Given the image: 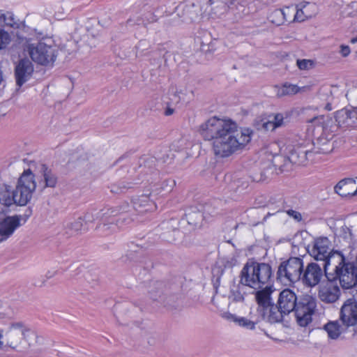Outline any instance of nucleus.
<instances>
[{
	"label": "nucleus",
	"instance_id": "6e6d98bb",
	"mask_svg": "<svg viewBox=\"0 0 357 357\" xmlns=\"http://www.w3.org/2000/svg\"><path fill=\"white\" fill-rule=\"evenodd\" d=\"M351 196L357 195V189L353 193H351Z\"/></svg>",
	"mask_w": 357,
	"mask_h": 357
},
{
	"label": "nucleus",
	"instance_id": "6ab92c4d",
	"mask_svg": "<svg viewBox=\"0 0 357 357\" xmlns=\"http://www.w3.org/2000/svg\"><path fill=\"white\" fill-rule=\"evenodd\" d=\"M24 328L21 323L13 324L6 333L7 344L15 349L24 336Z\"/></svg>",
	"mask_w": 357,
	"mask_h": 357
},
{
	"label": "nucleus",
	"instance_id": "9d476101",
	"mask_svg": "<svg viewBox=\"0 0 357 357\" xmlns=\"http://www.w3.org/2000/svg\"><path fill=\"white\" fill-rule=\"evenodd\" d=\"M314 151L312 148L311 141L310 139H302L301 142H297L289 150V155L288 158L281 156V167H282L287 162H291L295 164H303L306 160H312V155Z\"/></svg>",
	"mask_w": 357,
	"mask_h": 357
},
{
	"label": "nucleus",
	"instance_id": "5fc2aeb1",
	"mask_svg": "<svg viewBox=\"0 0 357 357\" xmlns=\"http://www.w3.org/2000/svg\"><path fill=\"white\" fill-rule=\"evenodd\" d=\"M351 43H357V36L356 38H354L351 40Z\"/></svg>",
	"mask_w": 357,
	"mask_h": 357
},
{
	"label": "nucleus",
	"instance_id": "4468645a",
	"mask_svg": "<svg viewBox=\"0 0 357 357\" xmlns=\"http://www.w3.org/2000/svg\"><path fill=\"white\" fill-rule=\"evenodd\" d=\"M321 266V264L311 262L306 266L305 269L303 268L301 280L305 285L312 287L320 282L324 273V269Z\"/></svg>",
	"mask_w": 357,
	"mask_h": 357
},
{
	"label": "nucleus",
	"instance_id": "ddd939ff",
	"mask_svg": "<svg viewBox=\"0 0 357 357\" xmlns=\"http://www.w3.org/2000/svg\"><path fill=\"white\" fill-rule=\"evenodd\" d=\"M150 298L165 305H170L176 298L172 294L167 285L161 281H156L151 285L149 291Z\"/></svg>",
	"mask_w": 357,
	"mask_h": 357
},
{
	"label": "nucleus",
	"instance_id": "b1692460",
	"mask_svg": "<svg viewBox=\"0 0 357 357\" xmlns=\"http://www.w3.org/2000/svg\"><path fill=\"white\" fill-rule=\"evenodd\" d=\"M132 208L139 214H141L154 210L155 205L150 200L149 195H142L133 200Z\"/></svg>",
	"mask_w": 357,
	"mask_h": 357
},
{
	"label": "nucleus",
	"instance_id": "1a4fd4ad",
	"mask_svg": "<svg viewBox=\"0 0 357 357\" xmlns=\"http://www.w3.org/2000/svg\"><path fill=\"white\" fill-rule=\"evenodd\" d=\"M316 307V298L307 294L301 296L294 311L298 324L305 327L311 323L312 316L314 313Z\"/></svg>",
	"mask_w": 357,
	"mask_h": 357
},
{
	"label": "nucleus",
	"instance_id": "2f4dec72",
	"mask_svg": "<svg viewBox=\"0 0 357 357\" xmlns=\"http://www.w3.org/2000/svg\"><path fill=\"white\" fill-rule=\"evenodd\" d=\"M324 328L331 339H337L341 334L340 326L337 321L328 322L324 326Z\"/></svg>",
	"mask_w": 357,
	"mask_h": 357
},
{
	"label": "nucleus",
	"instance_id": "bb28decb",
	"mask_svg": "<svg viewBox=\"0 0 357 357\" xmlns=\"http://www.w3.org/2000/svg\"><path fill=\"white\" fill-rule=\"evenodd\" d=\"M139 182H128L127 181H120L111 185L110 191L114 194H121L126 192L129 189L133 188Z\"/></svg>",
	"mask_w": 357,
	"mask_h": 357
},
{
	"label": "nucleus",
	"instance_id": "72a5a7b5",
	"mask_svg": "<svg viewBox=\"0 0 357 357\" xmlns=\"http://www.w3.org/2000/svg\"><path fill=\"white\" fill-rule=\"evenodd\" d=\"M229 298L235 303L244 301V294L241 292L240 285L231 290Z\"/></svg>",
	"mask_w": 357,
	"mask_h": 357
},
{
	"label": "nucleus",
	"instance_id": "7c9ffc66",
	"mask_svg": "<svg viewBox=\"0 0 357 357\" xmlns=\"http://www.w3.org/2000/svg\"><path fill=\"white\" fill-rule=\"evenodd\" d=\"M83 222V218L82 217H79L74 221L68 222L66 225L67 234L69 236L77 234L78 232L80 231L82 229Z\"/></svg>",
	"mask_w": 357,
	"mask_h": 357
},
{
	"label": "nucleus",
	"instance_id": "c756f323",
	"mask_svg": "<svg viewBox=\"0 0 357 357\" xmlns=\"http://www.w3.org/2000/svg\"><path fill=\"white\" fill-rule=\"evenodd\" d=\"M189 225L195 227H200L204 220V215L199 211H190L185 214Z\"/></svg>",
	"mask_w": 357,
	"mask_h": 357
},
{
	"label": "nucleus",
	"instance_id": "cd10ccee",
	"mask_svg": "<svg viewBox=\"0 0 357 357\" xmlns=\"http://www.w3.org/2000/svg\"><path fill=\"white\" fill-rule=\"evenodd\" d=\"M355 181L353 178H344L340 181L334 188L335 192L341 197H346L350 195L348 184H354Z\"/></svg>",
	"mask_w": 357,
	"mask_h": 357
},
{
	"label": "nucleus",
	"instance_id": "f257e3e1",
	"mask_svg": "<svg viewBox=\"0 0 357 357\" xmlns=\"http://www.w3.org/2000/svg\"><path fill=\"white\" fill-rule=\"evenodd\" d=\"M200 135L205 140H213L214 154L221 158L228 157L242 149L251 140L252 131L238 128L231 119L213 116L199 127Z\"/></svg>",
	"mask_w": 357,
	"mask_h": 357
},
{
	"label": "nucleus",
	"instance_id": "5701e85b",
	"mask_svg": "<svg viewBox=\"0 0 357 357\" xmlns=\"http://www.w3.org/2000/svg\"><path fill=\"white\" fill-rule=\"evenodd\" d=\"M40 172L43 178L38 182V188L43 190L46 188H54L57 183V177L45 165H41Z\"/></svg>",
	"mask_w": 357,
	"mask_h": 357
},
{
	"label": "nucleus",
	"instance_id": "3c124183",
	"mask_svg": "<svg viewBox=\"0 0 357 357\" xmlns=\"http://www.w3.org/2000/svg\"><path fill=\"white\" fill-rule=\"evenodd\" d=\"M326 110L327 111H331L332 110V106H331V102L330 101H328V102L325 105L324 107Z\"/></svg>",
	"mask_w": 357,
	"mask_h": 357
},
{
	"label": "nucleus",
	"instance_id": "c9c22d12",
	"mask_svg": "<svg viewBox=\"0 0 357 357\" xmlns=\"http://www.w3.org/2000/svg\"><path fill=\"white\" fill-rule=\"evenodd\" d=\"M6 15L5 20L2 22V26H6L14 29L18 28L19 24L14 20L13 15L11 13H7Z\"/></svg>",
	"mask_w": 357,
	"mask_h": 357
},
{
	"label": "nucleus",
	"instance_id": "4be33fe9",
	"mask_svg": "<svg viewBox=\"0 0 357 357\" xmlns=\"http://www.w3.org/2000/svg\"><path fill=\"white\" fill-rule=\"evenodd\" d=\"M331 282L334 283L333 286H328L322 287L319 291V296L320 299L326 303H331L335 302L340 295V289L339 281H330Z\"/></svg>",
	"mask_w": 357,
	"mask_h": 357
},
{
	"label": "nucleus",
	"instance_id": "dca6fc26",
	"mask_svg": "<svg viewBox=\"0 0 357 357\" xmlns=\"http://www.w3.org/2000/svg\"><path fill=\"white\" fill-rule=\"evenodd\" d=\"M21 215H8L0 220V242L10 238L15 231L20 227L21 224Z\"/></svg>",
	"mask_w": 357,
	"mask_h": 357
},
{
	"label": "nucleus",
	"instance_id": "f03ea898",
	"mask_svg": "<svg viewBox=\"0 0 357 357\" xmlns=\"http://www.w3.org/2000/svg\"><path fill=\"white\" fill-rule=\"evenodd\" d=\"M307 252L316 261L321 262L324 274L328 281H339L340 284H351L357 272L353 262L346 259L339 251L331 249V241L327 237H320L308 245Z\"/></svg>",
	"mask_w": 357,
	"mask_h": 357
},
{
	"label": "nucleus",
	"instance_id": "864d4df0",
	"mask_svg": "<svg viewBox=\"0 0 357 357\" xmlns=\"http://www.w3.org/2000/svg\"><path fill=\"white\" fill-rule=\"evenodd\" d=\"M172 113H173V109H168L165 112L166 115H171Z\"/></svg>",
	"mask_w": 357,
	"mask_h": 357
},
{
	"label": "nucleus",
	"instance_id": "20e7f679",
	"mask_svg": "<svg viewBox=\"0 0 357 357\" xmlns=\"http://www.w3.org/2000/svg\"><path fill=\"white\" fill-rule=\"evenodd\" d=\"M272 276V268L268 264L248 261L240 273L239 282L253 289H259L271 285Z\"/></svg>",
	"mask_w": 357,
	"mask_h": 357
},
{
	"label": "nucleus",
	"instance_id": "8fccbe9b",
	"mask_svg": "<svg viewBox=\"0 0 357 357\" xmlns=\"http://www.w3.org/2000/svg\"><path fill=\"white\" fill-rule=\"evenodd\" d=\"M6 14L3 13L1 10H0V27H2V22L5 20Z\"/></svg>",
	"mask_w": 357,
	"mask_h": 357
},
{
	"label": "nucleus",
	"instance_id": "f8f14e48",
	"mask_svg": "<svg viewBox=\"0 0 357 357\" xmlns=\"http://www.w3.org/2000/svg\"><path fill=\"white\" fill-rule=\"evenodd\" d=\"M34 68L32 62L26 58L20 59L15 66L14 76L17 86L20 88L31 79Z\"/></svg>",
	"mask_w": 357,
	"mask_h": 357
},
{
	"label": "nucleus",
	"instance_id": "c03bdc74",
	"mask_svg": "<svg viewBox=\"0 0 357 357\" xmlns=\"http://www.w3.org/2000/svg\"><path fill=\"white\" fill-rule=\"evenodd\" d=\"M169 92H172L173 96L177 99L176 102H178L181 98H183V97L181 96V95H184L183 91L182 90H177L174 86L171 87Z\"/></svg>",
	"mask_w": 357,
	"mask_h": 357
},
{
	"label": "nucleus",
	"instance_id": "79ce46f5",
	"mask_svg": "<svg viewBox=\"0 0 357 357\" xmlns=\"http://www.w3.org/2000/svg\"><path fill=\"white\" fill-rule=\"evenodd\" d=\"M283 120H284V117L282 114H275L274 116L273 121H271L273 124V127H275V128H278V127L282 126Z\"/></svg>",
	"mask_w": 357,
	"mask_h": 357
},
{
	"label": "nucleus",
	"instance_id": "2eb2a0df",
	"mask_svg": "<svg viewBox=\"0 0 357 357\" xmlns=\"http://www.w3.org/2000/svg\"><path fill=\"white\" fill-rule=\"evenodd\" d=\"M333 125L338 128H357V107L343 108L335 113Z\"/></svg>",
	"mask_w": 357,
	"mask_h": 357
},
{
	"label": "nucleus",
	"instance_id": "6e6552de",
	"mask_svg": "<svg viewBox=\"0 0 357 357\" xmlns=\"http://www.w3.org/2000/svg\"><path fill=\"white\" fill-rule=\"evenodd\" d=\"M27 50L32 61L45 66H52L58 54L56 47L43 42L29 44Z\"/></svg>",
	"mask_w": 357,
	"mask_h": 357
},
{
	"label": "nucleus",
	"instance_id": "49530a36",
	"mask_svg": "<svg viewBox=\"0 0 357 357\" xmlns=\"http://www.w3.org/2000/svg\"><path fill=\"white\" fill-rule=\"evenodd\" d=\"M340 52L342 56L347 57L351 52L350 47L348 45H340Z\"/></svg>",
	"mask_w": 357,
	"mask_h": 357
},
{
	"label": "nucleus",
	"instance_id": "412c9836",
	"mask_svg": "<svg viewBox=\"0 0 357 357\" xmlns=\"http://www.w3.org/2000/svg\"><path fill=\"white\" fill-rule=\"evenodd\" d=\"M111 210H116L117 213L114 215V220L116 225L117 229L125 225H129L135 220V218L130 217L128 214L131 212V207L128 204L121 206L109 207Z\"/></svg>",
	"mask_w": 357,
	"mask_h": 357
},
{
	"label": "nucleus",
	"instance_id": "473e14b6",
	"mask_svg": "<svg viewBox=\"0 0 357 357\" xmlns=\"http://www.w3.org/2000/svg\"><path fill=\"white\" fill-rule=\"evenodd\" d=\"M284 15L281 9H275L269 15V21L276 26H280L284 22Z\"/></svg>",
	"mask_w": 357,
	"mask_h": 357
},
{
	"label": "nucleus",
	"instance_id": "0eeeda50",
	"mask_svg": "<svg viewBox=\"0 0 357 357\" xmlns=\"http://www.w3.org/2000/svg\"><path fill=\"white\" fill-rule=\"evenodd\" d=\"M303 261L300 257H290L278 266L277 280L286 284L301 280L303 268Z\"/></svg>",
	"mask_w": 357,
	"mask_h": 357
},
{
	"label": "nucleus",
	"instance_id": "37998d69",
	"mask_svg": "<svg viewBox=\"0 0 357 357\" xmlns=\"http://www.w3.org/2000/svg\"><path fill=\"white\" fill-rule=\"evenodd\" d=\"M287 214L294 218L297 222H301L302 220V215L298 211L289 209L286 211Z\"/></svg>",
	"mask_w": 357,
	"mask_h": 357
},
{
	"label": "nucleus",
	"instance_id": "f704fd0d",
	"mask_svg": "<svg viewBox=\"0 0 357 357\" xmlns=\"http://www.w3.org/2000/svg\"><path fill=\"white\" fill-rule=\"evenodd\" d=\"M305 6L306 5H304L299 8L298 6H297L296 8H294L296 13L294 15L293 22H301L308 17V15L303 11V8H305Z\"/></svg>",
	"mask_w": 357,
	"mask_h": 357
},
{
	"label": "nucleus",
	"instance_id": "e433bc0d",
	"mask_svg": "<svg viewBox=\"0 0 357 357\" xmlns=\"http://www.w3.org/2000/svg\"><path fill=\"white\" fill-rule=\"evenodd\" d=\"M56 271H48L46 273V274L45 275V278L44 277H41V280H36L34 282L33 284L36 287H43V286L45 285L46 280L53 278L54 275H56Z\"/></svg>",
	"mask_w": 357,
	"mask_h": 357
},
{
	"label": "nucleus",
	"instance_id": "aec40b11",
	"mask_svg": "<svg viewBox=\"0 0 357 357\" xmlns=\"http://www.w3.org/2000/svg\"><path fill=\"white\" fill-rule=\"evenodd\" d=\"M221 317L229 321L234 322L236 325L247 330L255 329L256 325L259 321L257 318L255 320L244 317H240L229 312H225L221 314Z\"/></svg>",
	"mask_w": 357,
	"mask_h": 357
},
{
	"label": "nucleus",
	"instance_id": "09e8293b",
	"mask_svg": "<svg viewBox=\"0 0 357 357\" xmlns=\"http://www.w3.org/2000/svg\"><path fill=\"white\" fill-rule=\"evenodd\" d=\"M173 234H174V238L172 239H168L169 241H176L178 238H179L181 235V233L179 229H174L173 231Z\"/></svg>",
	"mask_w": 357,
	"mask_h": 357
},
{
	"label": "nucleus",
	"instance_id": "a211bd4d",
	"mask_svg": "<svg viewBox=\"0 0 357 357\" xmlns=\"http://www.w3.org/2000/svg\"><path fill=\"white\" fill-rule=\"evenodd\" d=\"M298 300V298L292 290L285 289L279 294L277 303L283 313L289 314L294 311Z\"/></svg>",
	"mask_w": 357,
	"mask_h": 357
},
{
	"label": "nucleus",
	"instance_id": "4d7b16f0",
	"mask_svg": "<svg viewBox=\"0 0 357 357\" xmlns=\"http://www.w3.org/2000/svg\"><path fill=\"white\" fill-rule=\"evenodd\" d=\"M345 229L348 230L349 234H351L350 229L348 227H346Z\"/></svg>",
	"mask_w": 357,
	"mask_h": 357
},
{
	"label": "nucleus",
	"instance_id": "39448f33",
	"mask_svg": "<svg viewBox=\"0 0 357 357\" xmlns=\"http://www.w3.org/2000/svg\"><path fill=\"white\" fill-rule=\"evenodd\" d=\"M315 127L317 132L321 131V135L316 142H311L312 148L314 154L328 153L332 150L330 140L333 133L337 131V126L333 125V120L328 116H314L307 121Z\"/></svg>",
	"mask_w": 357,
	"mask_h": 357
},
{
	"label": "nucleus",
	"instance_id": "423d86ee",
	"mask_svg": "<svg viewBox=\"0 0 357 357\" xmlns=\"http://www.w3.org/2000/svg\"><path fill=\"white\" fill-rule=\"evenodd\" d=\"M354 281L343 286L340 284L344 292H348L352 298H348L340 310V320L347 327L354 326L357 323V272L354 273Z\"/></svg>",
	"mask_w": 357,
	"mask_h": 357
},
{
	"label": "nucleus",
	"instance_id": "ea45409f",
	"mask_svg": "<svg viewBox=\"0 0 357 357\" xmlns=\"http://www.w3.org/2000/svg\"><path fill=\"white\" fill-rule=\"evenodd\" d=\"M174 185V181L173 180L165 179L162 181L160 188L161 189L160 192H170L172 190Z\"/></svg>",
	"mask_w": 357,
	"mask_h": 357
},
{
	"label": "nucleus",
	"instance_id": "a878e982",
	"mask_svg": "<svg viewBox=\"0 0 357 357\" xmlns=\"http://www.w3.org/2000/svg\"><path fill=\"white\" fill-rule=\"evenodd\" d=\"M155 166V159L153 157H142L139 159V174L148 175L153 173Z\"/></svg>",
	"mask_w": 357,
	"mask_h": 357
},
{
	"label": "nucleus",
	"instance_id": "7ed1b4c3",
	"mask_svg": "<svg viewBox=\"0 0 357 357\" xmlns=\"http://www.w3.org/2000/svg\"><path fill=\"white\" fill-rule=\"evenodd\" d=\"M33 174L30 169L24 170L18 178L15 190L6 184H0V204L6 206L13 204L25 206L31 200L36 188Z\"/></svg>",
	"mask_w": 357,
	"mask_h": 357
},
{
	"label": "nucleus",
	"instance_id": "58836bf2",
	"mask_svg": "<svg viewBox=\"0 0 357 357\" xmlns=\"http://www.w3.org/2000/svg\"><path fill=\"white\" fill-rule=\"evenodd\" d=\"M296 64L300 70H308L313 66V61L310 59H298Z\"/></svg>",
	"mask_w": 357,
	"mask_h": 357
},
{
	"label": "nucleus",
	"instance_id": "603ef678",
	"mask_svg": "<svg viewBox=\"0 0 357 357\" xmlns=\"http://www.w3.org/2000/svg\"><path fill=\"white\" fill-rule=\"evenodd\" d=\"M146 43V40H141V41H139L137 48H139L141 46L142 47L144 46Z\"/></svg>",
	"mask_w": 357,
	"mask_h": 357
},
{
	"label": "nucleus",
	"instance_id": "c85d7f7f",
	"mask_svg": "<svg viewBox=\"0 0 357 357\" xmlns=\"http://www.w3.org/2000/svg\"><path fill=\"white\" fill-rule=\"evenodd\" d=\"M299 91V87L296 84L289 83L284 84L280 87H277V96L283 97L297 93Z\"/></svg>",
	"mask_w": 357,
	"mask_h": 357
},
{
	"label": "nucleus",
	"instance_id": "a18cd8bd",
	"mask_svg": "<svg viewBox=\"0 0 357 357\" xmlns=\"http://www.w3.org/2000/svg\"><path fill=\"white\" fill-rule=\"evenodd\" d=\"M281 10H282V11H283V13L284 14V22L287 21L288 16L290 15L291 14H293L294 12L295 11V9H294V8H293V6H288V7H286Z\"/></svg>",
	"mask_w": 357,
	"mask_h": 357
},
{
	"label": "nucleus",
	"instance_id": "9b49d317",
	"mask_svg": "<svg viewBox=\"0 0 357 357\" xmlns=\"http://www.w3.org/2000/svg\"><path fill=\"white\" fill-rule=\"evenodd\" d=\"M116 210H111L109 207H104L98 212H96V218H100V223L96 229L101 236H107L118 229L114 220V215L117 213Z\"/></svg>",
	"mask_w": 357,
	"mask_h": 357
},
{
	"label": "nucleus",
	"instance_id": "a19ab883",
	"mask_svg": "<svg viewBox=\"0 0 357 357\" xmlns=\"http://www.w3.org/2000/svg\"><path fill=\"white\" fill-rule=\"evenodd\" d=\"M99 211L97 210H93L91 211H88L86 213V214L84 216L83 220L86 222H93L96 220H100V218H96V216L95 215L96 212H98Z\"/></svg>",
	"mask_w": 357,
	"mask_h": 357
},
{
	"label": "nucleus",
	"instance_id": "4c0bfd02",
	"mask_svg": "<svg viewBox=\"0 0 357 357\" xmlns=\"http://www.w3.org/2000/svg\"><path fill=\"white\" fill-rule=\"evenodd\" d=\"M10 40V35L0 27V50L4 48Z\"/></svg>",
	"mask_w": 357,
	"mask_h": 357
},
{
	"label": "nucleus",
	"instance_id": "de8ad7c7",
	"mask_svg": "<svg viewBox=\"0 0 357 357\" xmlns=\"http://www.w3.org/2000/svg\"><path fill=\"white\" fill-rule=\"evenodd\" d=\"M262 128L265 130H274L275 129V127H273V124L272 123L271 121H264L262 123V125H261Z\"/></svg>",
	"mask_w": 357,
	"mask_h": 357
},
{
	"label": "nucleus",
	"instance_id": "393cba45",
	"mask_svg": "<svg viewBox=\"0 0 357 357\" xmlns=\"http://www.w3.org/2000/svg\"><path fill=\"white\" fill-rule=\"evenodd\" d=\"M284 315H287V314L283 313L282 310L278 307V303L276 305L273 303L268 307V310L265 311V315L260 316V317L271 324H275L282 321Z\"/></svg>",
	"mask_w": 357,
	"mask_h": 357
},
{
	"label": "nucleus",
	"instance_id": "f3484780",
	"mask_svg": "<svg viewBox=\"0 0 357 357\" xmlns=\"http://www.w3.org/2000/svg\"><path fill=\"white\" fill-rule=\"evenodd\" d=\"M255 290V299L258 305L257 312L259 316H264L265 311H267L268 307L273 304L271 300L272 286H265Z\"/></svg>",
	"mask_w": 357,
	"mask_h": 357
}]
</instances>
